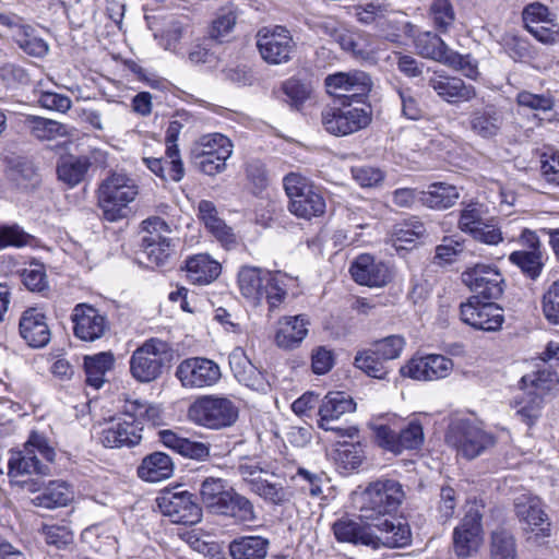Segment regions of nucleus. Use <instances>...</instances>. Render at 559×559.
Listing matches in <instances>:
<instances>
[{"instance_id": "69168bd1", "label": "nucleus", "mask_w": 559, "mask_h": 559, "mask_svg": "<svg viewBox=\"0 0 559 559\" xmlns=\"http://www.w3.org/2000/svg\"><path fill=\"white\" fill-rule=\"evenodd\" d=\"M396 93L401 100L402 114L411 120H418L423 117L420 103L411 87L397 86Z\"/></svg>"}, {"instance_id": "39448f33", "label": "nucleus", "mask_w": 559, "mask_h": 559, "mask_svg": "<svg viewBox=\"0 0 559 559\" xmlns=\"http://www.w3.org/2000/svg\"><path fill=\"white\" fill-rule=\"evenodd\" d=\"M289 199L288 211L300 218L310 219L325 212V200L320 191L304 176L289 173L283 179Z\"/></svg>"}, {"instance_id": "72a5a7b5", "label": "nucleus", "mask_w": 559, "mask_h": 559, "mask_svg": "<svg viewBox=\"0 0 559 559\" xmlns=\"http://www.w3.org/2000/svg\"><path fill=\"white\" fill-rule=\"evenodd\" d=\"M233 489L222 478L206 477L200 486L202 504L210 513L216 515L226 501V496H229Z\"/></svg>"}, {"instance_id": "8fccbe9b", "label": "nucleus", "mask_w": 559, "mask_h": 559, "mask_svg": "<svg viewBox=\"0 0 559 559\" xmlns=\"http://www.w3.org/2000/svg\"><path fill=\"white\" fill-rule=\"evenodd\" d=\"M426 227L423 222L416 217L395 226L393 231V245L396 249L405 248L404 243H414L417 239L424 237Z\"/></svg>"}, {"instance_id": "c85d7f7f", "label": "nucleus", "mask_w": 559, "mask_h": 559, "mask_svg": "<svg viewBox=\"0 0 559 559\" xmlns=\"http://www.w3.org/2000/svg\"><path fill=\"white\" fill-rule=\"evenodd\" d=\"M468 124L476 135L491 139L499 133L503 124V115L496 106L487 105L471 112Z\"/></svg>"}, {"instance_id": "a19ab883", "label": "nucleus", "mask_w": 559, "mask_h": 559, "mask_svg": "<svg viewBox=\"0 0 559 559\" xmlns=\"http://www.w3.org/2000/svg\"><path fill=\"white\" fill-rule=\"evenodd\" d=\"M72 500V491L64 481L53 480L33 499L36 507L53 509L64 507Z\"/></svg>"}, {"instance_id": "680f3d73", "label": "nucleus", "mask_w": 559, "mask_h": 559, "mask_svg": "<svg viewBox=\"0 0 559 559\" xmlns=\"http://www.w3.org/2000/svg\"><path fill=\"white\" fill-rule=\"evenodd\" d=\"M22 282L32 292H43L48 287L47 275L44 264L32 262L21 273Z\"/></svg>"}, {"instance_id": "a878e982", "label": "nucleus", "mask_w": 559, "mask_h": 559, "mask_svg": "<svg viewBox=\"0 0 559 559\" xmlns=\"http://www.w3.org/2000/svg\"><path fill=\"white\" fill-rule=\"evenodd\" d=\"M349 271L354 281L360 285L383 286L390 281L388 266L381 262H376L369 254L359 255Z\"/></svg>"}, {"instance_id": "6e6d98bb", "label": "nucleus", "mask_w": 559, "mask_h": 559, "mask_svg": "<svg viewBox=\"0 0 559 559\" xmlns=\"http://www.w3.org/2000/svg\"><path fill=\"white\" fill-rule=\"evenodd\" d=\"M103 533V526L92 525L82 532L81 538L83 543L88 544L95 551L108 555L110 551L116 550L117 540L110 535H106L103 540H98Z\"/></svg>"}, {"instance_id": "f3484780", "label": "nucleus", "mask_w": 559, "mask_h": 559, "mask_svg": "<svg viewBox=\"0 0 559 559\" xmlns=\"http://www.w3.org/2000/svg\"><path fill=\"white\" fill-rule=\"evenodd\" d=\"M374 437L381 448L394 454H400L405 450H417L424 443V430L417 420L408 423L400 431L385 425L377 426L374 427Z\"/></svg>"}, {"instance_id": "37998d69", "label": "nucleus", "mask_w": 559, "mask_h": 559, "mask_svg": "<svg viewBox=\"0 0 559 559\" xmlns=\"http://www.w3.org/2000/svg\"><path fill=\"white\" fill-rule=\"evenodd\" d=\"M11 38L28 56L41 58L48 52L47 43L36 36L35 29L25 22L12 34Z\"/></svg>"}, {"instance_id": "393cba45", "label": "nucleus", "mask_w": 559, "mask_h": 559, "mask_svg": "<svg viewBox=\"0 0 559 559\" xmlns=\"http://www.w3.org/2000/svg\"><path fill=\"white\" fill-rule=\"evenodd\" d=\"M428 85L438 94L439 97L448 103L468 102L476 97L475 87L465 84L463 80L455 76L435 73L429 80Z\"/></svg>"}, {"instance_id": "0e129e2a", "label": "nucleus", "mask_w": 559, "mask_h": 559, "mask_svg": "<svg viewBox=\"0 0 559 559\" xmlns=\"http://www.w3.org/2000/svg\"><path fill=\"white\" fill-rule=\"evenodd\" d=\"M372 347L376 349L374 353H378L384 361H388L401 356L405 347V340L401 335H390L377 341Z\"/></svg>"}, {"instance_id": "aec40b11", "label": "nucleus", "mask_w": 559, "mask_h": 559, "mask_svg": "<svg viewBox=\"0 0 559 559\" xmlns=\"http://www.w3.org/2000/svg\"><path fill=\"white\" fill-rule=\"evenodd\" d=\"M463 283L484 299H498L503 293V277L496 266L478 263L462 273Z\"/></svg>"}, {"instance_id": "de8ad7c7", "label": "nucleus", "mask_w": 559, "mask_h": 559, "mask_svg": "<svg viewBox=\"0 0 559 559\" xmlns=\"http://www.w3.org/2000/svg\"><path fill=\"white\" fill-rule=\"evenodd\" d=\"M390 13V5L381 0H370L355 7V16L366 25L383 26Z\"/></svg>"}, {"instance_id": "412c9836", "label": "nucleus", "mask_w": 559, "mask_h": 559, "mask_svg": "<svg viewBox=\"0 0 559 559\" xmlns=\"http://www.w3.org/2000/svg\"><path fill=\"white\" fill-rule=\"evenodd\" d=\"M483 542L481 514L474 509L466 512L453 532V550L460 559L472 557Z\"/></svg>"}, {"instance_id": "864d4df0", "label": "nucleus", "mask_w": 559, "mask_h": 559, "mask_svg": "<svg viewBox=\"0 0 559 559\" xmlns=\"http://www.w3.org/2000/svg\"><path fill=\"white\" fill-rule=\"evenodd\" d=\"M32 134L40 141H50L68 135L67 126L41 117H33L31 120Z\"/></svg>"}, {"instance_id": "1a4fd4ad", "label": "nucleus", "mask_w": 559, "mask_h": 559, "mask_svg": "<svg viewBox=\"0 0 559 559\" xmlns=\"http://www.w3.org/2000/svg\"><path fill=\"white\" fill-rule=\"evenodd\" d=\"M233 154L231 141L222 133L200 138L194 150V163L207 176H214L226 168V160Z\"/></svg>"}, {"instance_id": "dca6fc26", "label": "nucleus", "mask_w": 559, "mask_h": 559, "mask_svg": "<svg viewBox=\"0 0 559 559\" xmlns=\"http://www.w3.org/2000/svg\"><path fill=\"white\" fill-rule=\"evenodd\" d=\"M219 366L205 357L183 359L176 369V377L182 386L202 389L212 386L221 379Z\"/></svg>"}, {"instance_id": "13d9d810", "label": "nucleus", "mask_w": 559, "mask_h": 559, "mask_svg": "<svg viewBox=\"0 0 559 559\" xmlns=\"http://www.w3.org/2000/svg\"><path fill=\"white\" fill-rule=\"evenodd\" d=\"M41 533L48 545L64 548L73 542V533L66 524H43Z\"/></svg>"}, {"instance_id": "f704fd0d", "label": "nucleus", "mask_w": 559, "mask_h": 559, "mask_svg": "<svg viewBox=\"0 0 559 559\" xmlns=\"http://www.w3.org/2000/svg\"><path fill=\"white\" fill-rule=\"evenodd\" d=\"M173 472L171 459L162 452H154L145 456L138 468L139 477L150 483L167 479L173 475Z\"/></svg>"}, {"instance_id": "b1692460", "label": "nucleus", "mask_w": 559, "mask_h": 559, "mask_svg": "<svg viewBox=\"0 0 559 559\" xmlns=\"http://www.w3.org/2000/svg\"><path fill=\"white\" fill-rule=\"evenodd\" d=\"M19 331L25 343L34 348L45 347L51 337L45 313L36 308H28L23 311L19 322Z\"/></svg>"}, {"instance_id": "a18cd8bd", "label": "nucleus", "mask_w": 559, "mask_h": 559, "mask_svg": "<svg viewBox=\"0 0 559 559\" xmlns=\"http://www.w3.org/2000/svg\"><path fill=\"white\" fill-rule=\"evenodd\" d=\"M557 372L549 368L538 369L532 374L522 378V383L527 390L528 395H538L543 397L547 392L552 390L558 383Z\"/></svg>"}, {"instance_id": "7ed1b4c3", "label": "nucleus", "mask_w": 559, "mask_h": 559, "mask_svg": "<svg viewBox=\"0 0 559 559\" xmlns=\"http://www.w3.org/2000/svg\"><path fill=\"white\" fill-rule=\"evenodd\" d=\"M139 194L135 181L126 174L112 173L99 185L98 206L105 219L117 222L127 216L128 204Z\"/></svg>"}, {"instance_id": "f257e3e1", "label": "nucleus", "mask_w": 559, "mask_h": 559, "mask_svg": "<svg viewBox=\"0 0 559 559\" xmlns=\"http://www.w3.org/2000/svg\"><path fill=\"white\" fill-rule=\"evenodd\" d=\"M359 514L356 519L342 518L333 524V533L338 542L362 545L378 549L380 547L401 548L412 540L409 525L400 520L385 519L376 525L379 534H376L372 525L364 523Z\"/></svg>"}, {"instance_id": "79ce46f5", "label": "nucleus", "mask_w": 559, "mask_h": 559, "mask_svg": "<svg viewBox=\"0 0 559 559\" xmlns=\"http://www.w3.org/2000/svg\"><path fill=\"white\" fill-rule=\"evenodd\" d=\"M182 128V122L178 119H174L169 122L165 135L166 155L170 159L169 163L171 164L170 175L177 180H181L185 176V168L177 145L178 136Z\"/></svg>"}, {"instance_id": "9d476101", "label": "nucleus", "mask_w": 559, "mask_h": 559, "mask_svg": "<svg viewBox=\"0 0 559 559\" xmlns=\"http://www.w3.org/2000/svg\"><path fill=\"white\" fill-rule=\"evenodd\" d=\"M142 228L147 234L142 239L143 253L152 264L165 266L174 253L169 225L158 216H151L142 222Z\"/></svg>"}, {"instance_id": "ddd939ff", "label": "nucleus", "mask_w": 559, "mask_h": 559, "mask_svg": "<svg viewBox=\"0 0 559 559\" xmlns=\"http://www.w3.org/2000/svg\"><path fill=\"white\" fill-rule=\"evenodd\" d=\"M295 46L290 32L283 26L263 28L257 34V47L263 60L270 64L288 62Z\"/></svg>"}, {"instance_id": "4be33fe9", "label": "nucleus", "mask_w": 559, "mask_h": 559, "mask_svg": "<svg viewBox=\"0 0 559 559\" xmlns=\"http://www.w3.org/2000/svg\"><path fill=\"white\" fill-rule=\"evenodd\" d=\"M71 320L74 335L85 342L99 340L109 329L106 316L86 304H79L74 307Z\"/></svg>"}, {"instance_id": "0eeeda50", "label": "nucleus", "mask_w": 559, "mask_h": 559, "mask_svg": "<svg viewBox=\"0 0 559 559\" xmlns=\"http://www.w3.org/2000/svg\"><path fill=\"white\" fill-rule=\"evenodd\" d=\"M188 418L199 426L218 430L237 420L238 407L227 397L204 395L190 405Z\"/></svg>"}, {"instance_id": "e433bc0d", "label": "nucleus", "mask_w": 559, "mask_h": 559, "mask_svg": "<svg viewBox=\"0 0 559 559\" xmlns=\"http://www.w3.org/2000/svg\"><path fill=\"white\" fill-rule=\"evenodd\" d=\"M199 217L209 231L222 243L234 242V234L223 219L218 217L216 206L207 200L200 201L198 205Z\"/></svg>"}, {"instance_id": "ea45409f", "label": "nucleus", "mask_w": 559, "mask_h": 559, "mask_svg": "<svg viewBox=\"0 0 559 559\" xmlns=\"http://www.w3.org/2000/svg\"><path fill=\"white\" fill-rule=\"evenodd\" d=\"M414 45L417 53L424 58L432 59L442 63L443 61L453 62V60L457 59L456 57H452L451 60L448 59V53L451 49L437 34L431 32L419 33L414 40Z\"/></svg>"}, {"instance_id": "c9c22d12", "label": "nucleus", "mask_w": 559, "mask_h": 559, "mask_svg": "<svg viewBox=\"0 0 559 559\" xmlns=\"http://www.w3.org/2000/svg\"><path fill=\"white\" fill-rule=\"evenodd\" d=\"M460 198L455 186L433 182L427 191H420L419 201L433 210H445L453 206Z\"/></svg>"}, {"instance_id": "4d7b16f0", "label": "nucleus", "mask_w": 559, "mask_h": 559, "mask_svg": "<svg viewBox=\"0 0 559 559\" xmlns=\"http://www.w3.org/2000/svg\"><path fill=\"white\" fill-rule=\"evenodd\" d=\"M34 237L26 233L17 224H0V248L5 247H25L32 243Z\"/></svg>"}, {"instance_id": "49530a36", "label": "nucleus", "mask_w": 559, "mask_h": 559, "mask_svg": "<svg viewBox=\"0 0 559 559\" xmlns=\"http://www.w3.org/2000/svg\"><path fill=\"white\" fill-rule=\"evenodd\" d=\"M490 559H516L518 547L514 536L504 528L491 533L489 545Z\"/></svg>"}, {"instance_id": "4c0bfd02", "label": "nucleus", "mask_w": 559, "mask_h": 559, "mask_svg": "<svg viewBox=\"0 0 559 559\" xmlns=\"http://www.w3.org/2000/svg\"><path fill=\"white\" fill-rule=\"evenodd\" d=\"M115 356L111 352L98 353L84 358L86 383L94 389H99L105 383L106 373L112 369Z\"/></svg>"}, {"instance_id": "4468645a", "label": "nucleus", "mask_w": 559, "mask_h": 559, "mask_svg": "<svg viewBox=\"0 0 559 559\" xmlns=\"http://www.w3.org/2000/svg\"><path fill=\"white\" fill-rule=\"evenodd\" d=\"M324 84L330 95L350 102H361L372 88L370 75L360 70L337 72L325 78Z\"/></svg>"}, {"instance_id": "2eb2a0df", "label": "nucleus", "mask_w": 559, "mask_h": 559, "mask_svg": "<svg viewBox=\"0 0 559 559\" xmlns=\"http://www.w3.org/2000/svg\"><path fill=\"white\" fill-rule=\"evenodd\" d=\"M355 408V402L344 392H330L324 396L319 407L318 425L326 431L336 432L340 437L354 438L358 433L357 428H341L335 426L334 423L342 415L354 412Z\"/></svg>"}, {"instance_id": "bf43d9fd", "label": "nucleus", "mask_w": 559, "mask_h": 559, "mask_svg": "<svg viewBox=\"0 0 559 559\" xmlns=\"http://www.w3.org/2000/svg\"><path fill=\"white\" fill-rule=\"evenodd\" d=\"M252 492L274 504H282L289 499V492L281 483H272L267 479L259 481V484L253 487Z\"/></svg>"}, {"instance_id": "5701e85b", "label": "nucleus", "mask_w": 559, "mask_h": 559, "mask_svg": "<svg viewBox=\"0 0 559 559\" xmlns=\"http://www.w3.org/2000/svg\"><path fill=\"white\" fill-rule=\"evenodd\" d=\"M229 367L237 381L246 386L259 392L269 389L265 374L252 364L243 348L236 347L229 354Z\"/></svg>"}, {"instance_id": "3c124183", "label": "nucleus", "mask_w": 559, "mask_h": 559, "mask_svg": "<svg viewBox=\"0 0 559 559\" xmlns=\"http://www.w3.org/2000/svg\"><path fill=\"white\" fill-rule=\"evenodd\" d=\"M487 217V210L483 204L469 203L461 211L459 229L472 237Z\"/></svg>"}, {"instance_id": "603ef678", "label": "nucleus", "mask_w": 559, "mask_h": 559, "mask_svg": "<svg viewBox=\"0 0 559 559\" xmlns=\"http://www.w3.org/2000/svg\"><path fill=\"white\" fill-rule=\"evenodd\" d=\"M316 27L319 33L340 44L344 50L355 51L356 44L353 37L346 33L345 28L338 21L332 17H326L318 22Z\"/></svg>"}, {"instance_id": "f8f14e48", "label": "nucleus", "mask_w": 559, "mask_h": 559, "mask_svg": "<svg viewBox=\"0 0 559 559\" xmlns=\"http://www.w3.org/2000/svg\"><path fill=\"white\" fill-rule=\"evenodd\" d=\"M157 507L163 515L173 523L193 525L201 521L202 509L189 491H165L157 499Z\"/></svg>"}, {"instance_id": "f03ea898", "label": "nucleus", "mask_w": 559, "mask_h": 559, "mask_svg": "<svg viewBox=\"0 0 559 559\" xmlns=\"http://www.w3.org/2000/svg\"><path fill=\"white\" fill-rule=\"evenodd\" d=\"M405 499V491L400 481L381 478L371 481L359 498L358 510L361 518L377 520L397 511Z\"/></svg>"}, {"instance_id": "5fc2aeb1", "label": "nucleus", "mask_w": 559, "mask_h": 559, "mask_svg": "<svg viewBox=\"0 0 559 559\" xmlns=\"http://www.w3.org/2000/svg\"><path fill=\"white\" fill-rule=\"evenodd\" d=\"M282 91L286 96L285 102L295 109H300L304 103L310 97L311 86L299 79L290 78L283 82Z\"/></svg>"}, {"instance_id": "c03bdc74", "label": "nucleus", "mask_w": 559, "mask_h": 559, "mask_svg": "<svg viewBox=\"0 0 559 559\" xmlns=\"http://www.w3.org/2000/svg\"><path fill=\"white\" fill-rule=\"evenodd\" d=\"M542 250H516L509 255V261L531 280H536L545 265Z\"/></svg>"}, {"instance_id": "774afa93", "label": "nucleus", "mask_w": 559, "mask_h": 559, "mask_svg": "<svg viewBox=\"0 0 559 559\" xmlns=\"http://www.w3.org/2000/svg\"><path fill=\"white\" fill-rule=\"evenodd\" d=\"M543 313L548 322L559 324V278L549 286L543 297Z\"/></svg>"}, {"instance_id": "c756f323", "label": "nucleus", "mask_w": 559, "mask_h": 559, "mask_svg": "<svg viewBox=\"0 0 559 559\" xmlns=\"http://www.w3.org/2000/svg\"><path fill=\"white\" fill-rule=\"evenodd\" d=\"M309 324V319L305 314L283 318L281 328L275 335L276 344L285 349L299 346L308 334Z\"/></svg>"}, {"instance_id": "338daca9", "label": "nucleus", "mask_w": 559, "mask_h": 559, "mask_svg": "<svg viewBox=\"0 0 559 559\" xmlns=\"http://www.w3.org/2000/svg\"><path fill=\"white\" fill-rule=\"evenodd\" d=\"M127 409L131 412L133 417L140 418V420L143 423L146 420L147 423H151L152 425L156 426L162 423V411L156 405L146 404L141 401H130L126 404Z\"/></svg>"}, {"instance_id": "423d86ee", "label": "nucleus", "mask_w": 559, "mask_h": 559, "mask_svg": "<svg viewBox=\"0 0 559 559\" xmlns=\"http://www.w3.org/2000/svg\"><path fill=\"white\" fill-rule=\"evenodd\" d=\"M35 450L48 462H52L56 456L53 448L48 444L46 437L38 432H32L24 450L12 452L8 462L11 478L24 475L47 476L50 474L48 464L41 463L35 455Z\"/></svg>"}, {"instance_id": "6e6552de", "label": "nucleus", "mask_w": 559, "mask_h": 559, "mask_svg": "<svg viewBox=\"0 0 559 559\" xmlns=\"http://www.w3.org/2000/svg\"><path fill=\"white\" fill-rule=\"evenodd\" d=\"M445 442L454 448L457 454L473 460L493 447L495 437L469 419H457L450 424Z\"/></svg>"}, {"instance_id": "09e8293b", "label": "nucleus", "mask_w": 559, "mask_h": 559, "mask_svg": "<svg viewBox=\"0 0 559 559\" xmlns=\"http://www.w3.org/2000/svg\"><path fill=\"white\" fill-rule=\"evenodd\" d=\"M376 349L371 346L368 349H364L357 353L355 356V366L367 373L369 377L376 379H384L388 374L385 361L374 353Z\"/></svg>"}, {"instance_id": "9b49d317", "label": "nucleus", "mask_w": 559, "mask_h": 559, "mask_svg": "<svg viewBox=\"0 0 559 559\" xmlns=\"http://www.w3.org/2000/svg\"><path fill=\"white\" fill-rule=\"evenodd\" d=\"M143 426L140 418L133 417L124 407L122 416L110 419L102 429L99 440L106 448L134 447L142 440Z\"/></svg>"}, {"instance_id": "473e14b6", "label": "nucleus", "mask_w": 559, "mask_h": 559, "mask_svg": "<svg viewBox=\"0 0 559 559\" xmlns=\"http://www.w3.org/2000/svg\"><path fill=\"white\" fill-rule=\"evenodd\" d=\"M226 498L217 515L229 518L236 524H247L257 520L253 503L247 497L233 489Z\"/></svg>"}, {"instance_id": "e2e57ef3", "label": "nucleus", "mask_w": 559, "mask_h": 559, "mask_svg": "<svg viewBox=\"0 0 559 559\" xmlns=\"http://www.w3.org/2000/svg\"><path fill=\"white\" fill-rule=\"evenodd\" d=\"M322 123L325 130L331 134L343 136L352 133L348 121H346L343 116L341 108H328L323 110Z\"/></svg>"}, {"instance_id": "a211bd4d", "label": "nucleus", "mask_w": 559, "mask_h": 559, "mask_svg": "<svg viewBox=\"0 0 559 559\" xmlns=\"http://www.w3.org/2000/svg\"><path fill=\"white\" fill-rule=\"evenodd\" d=\"M461 319L464 323L483 331H497L503 323V310L495 302L481 301L472 296L461 305Z\"/></svg>"}, {"instance_id": "2f4dec72", "label": "nucleus", "mask_w": 559, "mask_h": 559, "mask_svg": "<svg viewBox=\"0 0 559 559\" xmlns=\"http://www.w3.org/2000/svg\"><path fill=\"white\" fill-rule=\"evenodd\" d=\"M270 540L259 535L235 538L229 543L228 551L231 559H265Z\"/></svg>"}, {"instance_id": "20e7f679", "label": "nucleus", "mask_w": 559, "mask_h": 559, "mask_svg": "<svg viewBox=\"0 0 559 559\" xmlns=\"http://www.w3.org/2000/svg\"><path fill=\"white\" fill-rule=\"evenodd\" d=\"M173 356L171 345L157 337L146 340L130 357V373L141 383H148L160 377L165 364Z\"/></svg>"}, {"instance_id": "6ab92c4d", "label": "nucleus", "mask_w": 559, "mask_h": 559, "mask_svg": "<svg viewBox=\"0 0 559 559\" xmlns=\"http://www.w3.org/2000/svg\"><path fill=\"white\" fill-rule=\"evenodd\" d=\"M453 370L452 359L438 354L413 357L400 369L402 377L417 381H435L447 378Z\"/></svg>"}, {"instance_id": "58836bf2", "label": "nucleus", "mask_w": 559, "mask_h": 559, "mask_svg": "<svg viewBox=\"0 0 559 559\" xmlns=\"http://www.w3.org/2000/svg\"><path fill=\"white\" fill-rule=\"evenodd\" d=\"M514 507L520 521L526 523L532 530L540 527L542 532L545 531L543 525L547 521V514L537 497L522 495L516 498Z\"/></svg>"}, {"instance_id": "7c9ffc66", "label": "nucleus", "mask_w": 559, "mask_h": 559, "mask_svg": "<svg viewBox=\"0 0 559 559\" xmlns=\"http://www.w3.org/2000/svg\"><path fill=\"white\" fill-rule=\"evenodd\" d=\"M271 273L258 266H242L238 272V285L242 296L254 304L260 302L264 296V283Z\"/></svg>"}, {"instance_id": "bb28decb", "label": "nucleus", "mask_w": 559, "mask_h": 559, "mask_svg": "<svg viewBox=\"0 0 559 559\" xmlns=\"http://www.w3.org/2000/svg\"><path fill=\"white\" fill-rule=\"evenodd\" d=\"M93 163L86 155H64L57 162L58 180L72 189L84 182Z\"/></svg>"}, {"instance_id": "cd10ccee", "label": "nucleus", "mask_w": 559, "mask_h": 559, "mask_svg": "<svg viewBox=\"0 0 559 559\" xmlns=\"http://www.w3.org/2000/svg\"><path fill=\"white\" fill-rule=\"evenodd\" d=\"M185 270L189 282L207 285L219 276L222 266L210 254L199 253L187 258Z\"/></svg>"}, {"instance_id": "052dcab7", "label": "nucleus", "mask_w": 559, "mask_h": 559, "mask_svg": "<svg viewBox=\"0 0 559 559\" xmlns=\"http://www.w3.org/2000/svg\"><path fill=\"white\" fill-rule=\"evenodd\" d=\"M286 275L281 272H272L264 283V296L271 308L277 307L286 297L284 278Z\"/></svg>"}]
</instances>
